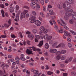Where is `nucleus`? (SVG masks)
Listing matches in <instances>:
<instances>
[{
  "mask_svg": "<svg viewBox=\"0 0 76 76\" xmlns=\"http://www.w3.org/2000/svg\"><path fill=\"white\" fill-rule=\"evenodd\" d=\"M67 1L65 2L63 4V8L65 9V10H68V12H66V15H67L69 16H70L72 15L73 14V10L70 8L71 7V5L70 4L73 3V1L72 0H66Z\"/></svg>",
  "mask_w": 76,
  "mask_h": 76,
  "instance_id": "nucleus-1",
  "label": "nucleus"
},
{
  "mask_svg": "<svg viewBox=\"0 0 76 76\" xmlns=\"http://www.w3.org/2000/svg\"><path fill=\"white\" fill-rule=\"evenodd\" d=\"M31 1H32L31 2V3L30 4V6L31 8L33 9H35V5L36 4V7H38L39 8H40L41 7L40 5L38 4V0H31Z\"/></svg>",
  "mask_w": 76,
  "mask_h": 76,
  "instance_id": "nucleus-2",
  "label": "nucleus"
},
{
  "mask_svg": "<svg viewBox=\"0 0 76 76\" xmlns=\"http://www.w3.org/2000/svg\"><path fill=\"white\" fill-rule=\"evenodd\" d=\"M60 20H61V22H62V23H60V21L59 20H57V22L58 23V24L60 25V24L61 25V26H64V28H65V29H68V27H67V26H66L65 25H63V24H64V25H67V23H65L64 22V21L63 20V19L61 18L60 19Z\"/></svg>",
  "mask_w": 76,
  "mask_h": 76,
  "instance_id": "nucleus-3",
  "label": "nucleus"
},
{
  "mask_svg": "<svg viewBox=\"0 0 76 76\" xmlns=\"http://www.w3.org/2000/svg\"><path fill=\"white\" fill-rule=\"evenodd\" d=\"M39 29L41 31H43L44 33H45V34H47L48 32V30L45 28L44 26H41L40 28Z\"/></svg>",
  "mask_w": 76,
  "mask_h": 76,
  "instance_id": "nucleus-4",
  "label": "nucleus"
},
{
  "mask_svg": "<svg viewBox=\"0 0 76 76\" xmlns=\"http://www.w3.org/2000/svg\"><path fill=\"white\" fill-rule=\"evenodd\" d=\"M35 18H36V17L35 16H31V17L29 18V20H31V23H32L35 22Z\"/></svg>",
  "mask_w": 76,
  "mask_h": 76,
  "instance_id": "nucleus-5",
  "label": "nucleus"
},
{
  "mask_svg": "<svg viewBox=\"0 0 76 76\" xmlns=\"http://www.w3.org/2000/svg\"><path fill=\"white\" fill-rule=\"evenodd\" d=\"M26 34H28V37L30 38H34V35L32 34H31V32L29 31H27L26 32Z\"/></svg>",
  "mask_w": 76,
  "mask_h": 76,
  "instance_id": "nucleus-6",
  "label": "nucleus"
},
{
  "mask_svg": "<svg viewBox=\"0 0 76 76\" xmlns=\"http://www.w3.org/2000/svg\"><path fill=\"white\" fill-rule=\"evenodd\" d=\"M20 13V11H19V13L16 15V18L15 19V21L18 22L19 20V14Z\"/></svg>",
  "mask_w": 76,
  "mask_h": 76,
  "instance_id": "nucleus-7",
  "label": "nucleus"
},
{
  "mask_svg": "<svg viewBox=\"0 0 76 76\" xmlns=\"http://www.w3.org/2000/svg\"><path fill=\"white\" fill-rule=\"evenodd\" d=\"M65 47V45L63 43H60L56 47V48H59V47H62V48H64Z\"/></svg>",
  "mask_w": 76,
  "mask_h": 76,
  "instance_id": "nucleus-8",
  "label": "nucleus"
},
{
  "mask_svg": "<svg viewBox=\"0 0 76 76\" xmlns=\"http://www.w3.org/2000/svg\"><path fill=\"white\" fill-rule=\"evenodd\" d=\"M73 59V57H70L69 59H67L65 61V63H68L70 62Z\"/></svg>",
  "mask_w": 76,
  "mask_h": 76,
  "instance_id": "nucleus-9",
  "label": "nucleus"
},
{
  "mask_svg": "<svg viewBox=\"0 0 76 76\" xmlns=\"http://www.w3.org/2000/svg\"><path fill=\"white\" fill-rule=\"evenodd\" d=\"M11 20L10 19L8 21V23L9 24H10V25H8L7 24L4 23V25L5 27H6V28H8L9 27V26L10 25V24H11Z\"/></svg>",
  "mask_w": 76,
  "mask_h": 76,
  "instance_id": "nucleus-10",
  "label": "nucleus"
},
{
  "mask_svg": "<svg viewBox=\"0 0 76 76\" xmlns=\"http://www.w3.org/2000/svg\"><path fill=\"white\" fill-rule=\"evenodd\" d=\"M60 30H59V29L57 28H56V30L57 32H58L59 33H61V34H63V28L61 27L60 28Z\"/></svg>",
  "mask_w": 76,
  "mask_h": 76,
  "instance_id": "nucleus-11",
  "label": "nucleus"
},
{
  "mask_svg": "<svg viewBox=\"0 0 76 76\" xmlns=\"http://www.w3.org/2000/svg\"><path fill=\"white\" fill-rule=\"evenodd\" d=\"M73 15H72L71 16H72V18L73 19H76V12H73Z\"/></svg>",
  "mask_w": 76,
  "mask_h": 76,
  "instance_id": "nucleus-12",
  "label": "nucleus"
},
{
  "mask_svg": "<svg viewBox=\"0 0 76 76\" xmlns=\"http://www.w3.org/2000/svg\"><path fill=\"white\" fill-rule=\"evenodd\" d=\"M35 23L37 26H39L41 25V22L38 20H37L35 21Z\"/></svg>",
  "mask_w": 76,
  "mask_h": 76,
  "instance_id": "nucleus-13",
  "label": "nucleus"
},
{
  "mask_svg": "<svg viewBox=\"0 0 76 76\" xmlns=\"http://www.w3.org/2000/svg\"><path fill=\"white\" fill-rule=\"evenodd\" d=\"M25 14L23 13V12H22L21 14V15L20 16V19L22 20V19L23 18H25Z\"/></svg>",
  "mask_w": 76,
  "mask_h": 76,
  "instance_id": "nucleus-14",
  "label": "nucleus"
},
{
  "mask_svg": "<svg viewBox=\"0 0 76 76\" xmlns=\"http://www.w3.org/2000/svg\"><path fill=\"white\" fill-rule=\"evenodd\" d=\"M50 52L51 53H55L57 52V49H51L50 50Z\"/></svg>",
  "mask_w": 76,
  "mask_h": 76,
  "instance_id": "nucleus-15",
  "label": "nucleus"
},
{
  "mask_svg": "<svg viewBox=\"0 0 76 76\" xmlns=\"http://www.w3.org/2000/svg\"><path fill=\"white\" fill-rule=\"evenodd\" d=\"M53 23L55 25L54 27L55 29L58 28V25L56 24V22H55V20H53Z\"/></svg>",
  "mask_w": 76,
  "mask_h": 76,
  "instance_id": "nucleus-16",
  "label": "nucleus"
},
{
  "mask_svg": "<svg viewBox=\"0 0 76 76\" xmlns=\"http://www.w3.org/2000/svg\"><path fill=\"white\" fill-rule=\"evenodd\" d=\"M36 38L35 39V42H38V39H39V38H40V37L38 35H35Z\"/></svg>",
  "mask_w": 76,
  "mask_h": 76,
  "instance_id": "nucleus-17",
  "label": "nucleus"
},
{
  "mask_svg": "<svg viewBox=\"0 0 76 76\" xmlns=\"http://www.w3.org/2000/svg\"><path fill=\"white\" fill-rule=\"evenodd\" d=\"M31 72H34V74L36 73H39V71L38 70H36L34 68H32L31 69Z\"/></svg>",
  "mask_w": 76,
  "mask_h": 76,
  "instance_id": "nucleus-18",
  "label": "nucleus"
},
{
  "mask_svg": "<svg viewBox=\"0 0 76 76\" xmlns=\"http://www.w3.org/2000/svg\"><path fill=\"white\" fill-rule=\"evenodd\" d=\"M64 35L65 36H69L70 33H68L67 31L65 30L64 31Z\"/></svg>",
  "mask_w": 76,
  "mask_h": 76,
  "instance_id": "nucleus-19",
  "label": "nucleus"
},
{
  "mask_svg": "<svg viewBox=\"0 0 76 76\" xmlns=\"http://www.w3.org/2000/svg\"><path fill=\"white\" fill-rule=\"evenodd\" d=\"M21 57H20V59L22 60H23V61H24V60H25L26 59L25 58H24V55L23 54H21Z\"/></svg>",
  "mask_w": 76,
  "mask_h": 76,
  "instance_id": "nucleus-20",
  "label": "nucleus"
},
{
  "mask_svg": "<svg viewBox=\"0 0 76 76\" xmlns=\"http://www.w3.org/2000/svg\"><path fill=\"white\" fill-rule=\"evenodd\" d=\"M43 43H44V41L43 40L40 41L39 44L38 45V46L39 47H41L42 45H43Z\"/></svg>",
  "mask_w": 76,
  "mask_h": 76,
  "instance_id": "nucleus-21",
  "label": "nucleus"
},
{
  "mask_svg": "<svg viewBox=\"0 0 76 76\" xmlns=\"http://www.w3.org/2000/svg\"><path fill=\"white\" fill-rule=\"evenodd\" d=\"M49 12L50 14L52 15H54V14H55V12H53L52 10H50Z\"/></svg>",
  "mask_w": 76,
  "mask_h": 76,
  "instance_id": "nucleus-22",
  "label": "nucleus"
},
{
  "mask_svg": "<svg viewBox=\"0 0 76 76\" xmlns=\"http://www.w3.org/2000/svg\"><path fill=\"white\" fill-rule=\"evenodd\" d=\"M26 53H27L28 54H31L32 53V51L31 50H29L28 49H27L26 51Z\"/></svg>",
  "mask_w": 76,
  "mask_h": 76,
  "instance_id": "nucleus-23",
  "label": "nucleus"
},
{
  "mask_svg": "<svg viewBox=\"0 0 76 76\" xmlns=\"http://www.w3.org/2000/svg\"><path fill=\"white\" fill-rule=\"evenodd\" d=\"M14 10L13 7H11L10 8V13H13Z\"/></svg>",
  "mask_w": 76,
  "mask_h": 76,
  "instance_id": "nucleus-24",
  "label": "nucleus"
},
{
  "mask_svg": "<svg viewBox=\"0 0 76 76\" xmlns=\"http://www.w3.org/2000/svg\"><path fill=\"white\" fill-rule=\"evenodd\" d=\"M48 36H49V35L48 34H47L46 35H45V36H44V39H48Z\"/></svg>",
  "mask_w": 76,
  "mask_h": 76,
  "instance_id": "nucleus-25",
  "label": "nucleus"
},
{
  "mask_svg": "<svg viewBox=\"0 0 76 76\" xmlns=\"http://www.w3.org/2000/svg\"><path fill=\"white\" fill-rule=\"evenodd\" d=\"M71 75L72 76H76V72L74 71H73L71 72Z\"/></svg>",
  "mask_w": 76,
  "mask_h": 76,
  "instance_id": "nucleus-26",
  "label": "nucleus"
},
{
  "mask_svg": "<svg viewBox=\"0 0 76 76\" xmlns=\"http://www.w3.org/2000/svg\"><path fill=\"white\" fill-rule=\"evenodd\" d=\"M61 54H65L66 53V50H62L61 51Z\"/></svg>",
  "mask_w": 76,
  "mask_h": 76,
  "instance_id": "nucleus-27",
  "label": "nucleus"
},
{
  "mask_svg": "<svg viewBox=\"0 0 76 76\" xmlns=\"http://www.w3.org/2000/svg\"><path fill=\"white\" fill-rule=\"evenodd\" d=\"M1 13L2 14V15L3 16V17H4V12L3 10H1Z\"/></svg>",
  "mask_w": 76,
  "mask_h": 76,
  "instance_id": "nucleus-28",
  "label": "nucleus"
},
{
  "mask_svg": "<svg viewBox=\"0 0 76 76\" xmlns=\"http://www.w3.org/2000/svg\"><path fill=\"white\" fill-rule=\"evenodd\" d=\"M32 31L34 34H36L38 31L37 29H34L32 30Z\"/></svg>",
  "mask_w": 76,
  "mask_h": 76,
  "instance_id": "nucleus-29",
  "label": "nucleus"
},
{
  "mask_svg": "<svg viewBox=\"0 0 76 76\" xmlns=\"http://www.w3.org/2000/svg\"><path fill=\"white\" fill-rule=\"evenodd\" d=\"M45 47L46 49H48L49 48V45H48V43H46L45 45Z\"/></svg>",
  "mask_w": 76,
  "mask_h": 76,
  "instance_id": "nucleus-30",
  "label": "nucleus"
},
{
  "mask_svg": "<svg viewBox=\"0 0 76 76\" xmlns=\"http://www.w3.org/2000/svg\"><path fill=\"white\" fill-rule=\"evenodd\" d=\"M69 31L71 33H72V34H73V35H76V33L73 30H69Z\"/></svg>",
  "mask_w": 76,
  "mask_h": 76,
  "instance_id": "nucleus-31",
  "label": "nucleus"
},
{
  "mask_svg": "<svg viewBox=\"0 0 76 76\" xmlns=\"http://www.w3.org/2000/svg\"><path fill=\"white\" fill-rule=\"evenodd\" d=\"M23 9H28L29 10V7L27 5H24L23 6Z\"/></svg>",
  "mask_w": 76,
  "mask_h": 76,
  "instance_id": "nucleus-32",
  "label": "nucleus"
},
{
  "mask_svg": "<svg viewBox=\"0 0 76 76\" xmlns=\"http://www.w3.org/2000/svg\"><path fill=\"white\" fill-rule=\"evenodd\" d=\"M43 11L45 12L46 11L47 8H46V7L45 6H44L43 7Z\"/></svg>",
  "mask_w": 76,
  "mask_h": 76,
  "instance_id": "nucleus-33",
  "label": "nucleus"
},
{
  "mask_svg": "<svg viewBox=\"0 0 76 76\" xmlns=\"http://www.w3.org/2000/svg\"><path fill=\"white\" fill-rule=\"evenodd\" d=\"M69 22L70 24H73L74 23V20L73 19H71L69 21Z\"/></svg>",
  "mask_w": 76,
  "mask_h": 76,
  "instance_id": "nucleus-34",
  "label": "nucleus"
},
{
  "mask_svg": "<svg viewBox=\"0 0 76 76\" xmlns=\"http://www.w3.org/2000/svg\"><path fill=\"white\" fill-rule=\"evenodd\" d=\"M57 42H55L53 45H52V46L53 47H54L56 46H57Z\"/></svg>",
  "mask_w": 76,
  "mask_h": 76,
  "instance_id": "nucleus-35",
  "label": "nucleus"
},
{
  "mask_svg": "<svg viewBox=\"0 0 76 76\" xmlns=\"http://www.w3.org/2000/svg\"><path fill=\"white\" fill-rule=\"evenodd\" d=\"M26 73L27 75H26V76H29L30 75V72L28 70H27Z\"/></svg>",
  "mask_w": 76,
  "mask_h": 76,
  "instance_id": "nucleus-36",
  "label": "nucleus"
},
{
  "mask_svg": "<svg viewBox=\"0 0 76 76\" xmlns=\"http://www.w3.org/2000/svg\"><path fill=\"white\" fill-rule=\"evenodd\" d=\"M32 13L33 15H34V16H36L37 15V12H36L35 11H33L32 12Z\"/></svg>",
  "mask_w": 76,
  "mask_h": 76,
  "instance_id": "nucleus-37",
  "label": "nucleus"
},
{
  "mask_svg": "<svg viewBox=\"0 0 76 76\" xmlns=\"http://www.w3.org/2000/svg\"><path fill=\"white\" fill-rule=\"evenodd\" d=\"M40 16L42 17V18H44V14L42 12H41L40 13Z\"/></svg>",
  "mask_w": 76,
  "mask_h": 76,
  "instance_id": "nucleus-38",
  "label": "nucleus"
},
{
  "mask_svg": "<svg viewBox=\"0 0 76 76\" xmlns=\"http://www.w3.org/2000/svg\"><path fill=\"white\" fill-rule=\"evenodd\" d=\"M56 60H59L60 59V56H58L56 57Z\"/></svg>",
  "mask_w": 76,
  "mask_h": 76,
  "instance_id": "nucleus-39",
  "label": "nucleus"
},
{
  "mask_svg": "<svg viewBox=\"0 0 76 76\" xmlns=\"http://www.w3.org/2000/svg\"><path fill=\"white\" fill-rule=\"evenodd\" d=\"M70 16H69L68 15H66L64 16V19H66V20H68L69 19V17Z\"/></svg>",
  "mask_w": 76,
  "mask_h": 76,
  "instance_id": "nucleus-40",
  "label": "nucleus"
},
{
  "mask_svg": "<svg viewBox=\"0 0 76 76\" xmlns=\"http://www.w3.org/2000/svg\"><path fill=\"white\" fill-rule=\"evenodd\" d=\"M57 7L59 9H61L62 8V6L60 4H58L57 5Z\"/></svg>",
  "mask_w": 76,
  "mask_h": 76,
  "instance_id": "nucleus-41",
  "label": "nucleus"
},
{
  "mask_svg": "<svg viewBox=\"0 0 76 76\" xmlns=\"http://www.w3.org/2000/svg\"><path fill=\"white\" fill-rule=\"evenodd\" d=\"M44 34H45V33H44V32L43 33V32L42 31H40L39 33V34L40 35H43Z\"/></svg>",
  "mask_w": 76,
  "mask_h": 76,
  "instance_id": "nucleus-42",
  "label": "nucleus"
},
{
  "mask_svg": "<svg viewBox=\"0 0 76 76\" xmlns=\"http://www.w3.org/2000/svg\"><path fill=\"white\" fill-rule=\"evenodd\" d=\"M66 56H62L61 57V60H64L66 58Z\"/></svg>",
  "mask_w": 76,
  "mask_h": 76,
  "instance_id": "nucleus-43",
  "label": "nucleus"
},
{
  "mask_svg": "<svg viewBox=\"0 0 76 76\" xmlns=\"http://www.w3.org/2000/svg\"><path fill=\"white\" fill-rule=\"evenodd\" d=\"M52 36H48V40H51L52 39Z\"/></svg>",
  "mask_w": 76,
  "mask_h": 76,
  "instance_id": "nucleus-44",
  "label": "nucleus"
},
{
  "mask_svg": "<svg viewBox=\"0 0 76 76\" xmlns=\"http://www.w3.org/2000/svg\"><path fill=\"white\" fill-rule=\"evenodd\" d=\"M68 46L69 48H72V45L71 43H68Z\"/></svg>",
  "mask_w": 76,
  "mask_h": 76,
  "instance_id": "nucleus-45",
  "label": "nucleus"
},
{
  "mask_svg": "<svg viewBox=\"0 0 76 76\" xmlns=\"http://www.w3.org/2000/svg\"><path fill=\"white\" fill-rule=\"evenodd\" d=\"M11 37L12 38H16V36H15L14 34H12L11 35Z\"/></svg>",
  "mask_w": 76,
  "mask_h": 76,
  "instance_id": "nucleus-46",
  "label": "nucleus"
},
{
  "mask_svg": "<svg viewBox=\"0 0 76 76\" xmlns=\"http://www.w3.org/2000/svg\"><path fill=\"white\" fill-rule=\"evenodd\" d=\"M28 10H24L23 11V13H24V14H25H25H26V13H28Z\"/></svg>",
  "mask_w": 76,
  "mask_h": 76,
  "instance_id": "nucleus-47",
  "label": "nucleus"
},
{
  "mask_svg": "<svg viewBox=\"0 0 76 76\" xmlns=\"http://www.w3.org/2000/svg\"><path fill=\"white\" fill-rule=\"evenodd\" d=\"M40 3L42 5H44V0H41Z\"/></svg>",
  "mask_w": 76,
  "mask_h": 76,
  "instance_id": "nucleus-48",
  "label": "nucleus"
},
{
  "mask_svg": "<svg viewBox=\"0 0 76 76\" xmlns=\"http://www.w3.org/2000/svg\"><path fill=\"white\" fill-rule=\"evenodd\" d=\"M0 76H3V72L1 70H0Z\"/></svg>",
  "mask_w": 76,
  "mask_h": 76,
  "instance_id": "nucleus-49",
  "label": "nucleus"
},
{
  "mask_svg": "<svg viewBox=\"0 0 76 76\" xmlns=\"http://www.w3.org/2000/svg\"><path fill=\"white\" fill-rule=\"evenodd\" d=\"M31 48H32L33 50V51H36V50H37L36 48L34 47H31Z\"/></svg>",
  "mask_w": 76,
  "mask_h": 76,
  "instance_id": "nucleus-50",
  "label": "nucleus"
},
{
  "mask_svg": "<svg viewBox=\"0 0 76 76\" xmlns=\"http://www.w3.org/2000/svg\"><path fill=\"white\" fill-rule=\"evenodd\" d=\"M47 74L48 75H51V74H53V72H50V71H48L47 72Z\"/></svg>",
  "mask_w": 76,
  "mask_h": 76,
  "instance_id": "nucleus-51",
  "label": "nucleus"
},
{
  "mask_svg": "<svg viewBox=\"0 0 76 76\" xmlns=\"http://www.w3.org/2000/svg\"><path fill=\"white\" fill-rule=\"evenodd\" d=\"M12 15L13 16H11V18H13V19H14L15 18V14L14 13H12Z\"/></svg>",
  "mask_w": 76,
  "mask_h": 76,
  "instance_id": "nucleus-52",
  "label": "nucleus"
},
{
  "mask_svg": "<svg viewBox=\"0 0 76 76\" xmlns=\"http://www.w3.org/2000/svg\"><path fill=\"white\" fill-rule=\"evenodd\" d=\"M11 45L12 47H16V44H15V43L12 44Z\"/></svg>",
  "mask_w": 76,
  "mask_h": 76,
  "instance_id": "nucleus-53",
  "label": "nucleus"
},
{
  "mask_svg": "<svg viewBox=\"0 0 76 76\" xmlns=\"http://www.w3.org/2000/svg\"><path fill=\"white\" fill-rule=\"evenodd\" d=\"M61 54V52L60 51H58L56 53V55H60V54Z\"/></svg>",
  "mask_w": 76,
  "mask_h": 76,
  "instance_id": "nucleus-54",
  "label": "nucleus"
},
{
  "mask_svg": "<svg viewBox=\"0 0 76 76\" xmlns=\"http://www.w3.org/2000/svg\"><path fill=\"white\" fill-rule=\"evenodd\" d=\"M16 10H18L19 9V7L18 5H16Z\"/></svg>",
  "mask_w": 76,
  "mask_h": 76,
  "instance_id": "nucleus-55",
  "label": "nucleus"
},
{
  "mask_svg": "<svg viewBox=\"0 0 76 76\" xmlns=\"http://www.w3.org/2000/svg\"><path fill=\"white\" fill-rule=\"evenodd\" d=\"M34 73V74H35V75H36L37 76H39L40 75H41V73H40L39 74H38L37 73Z\"/></svg>",
  "mask_w": 76,
  "mask_h": 76,
  "instance_id": "nucleus-56",
  "label": "nucleus"
},
{
  "mask_svg": "<svg viewBox=\"0 0 76 76\" xmlns=\"http://www.w3.org/2000/svg\"><path fill=\"white\" fill-rule=\"evenodd\" d=\"M1 67L2 69H4V64H2L1 65Z\"/></svg>",
  "mask_w": 76,
  "mask_h": 76,
  "instance_id": "nucleus-57",
  "label": "nucleus"
},
{
  "mask_svg": "<svg viewBox=\"0 0 76 76\" xmlns=\"http://www.w3.org/2000/svg\"><path fill=\"white\" fill-rule=\"evenodd\" d=\"M44 54L45 56H48V52H47L45 53H44Z\"/></svg>",
  "mask_w": 76,
  "mask_h": 76,
  "instance_id": "nucleus-58",
  "label": "nucleus"
},
{
  "mask_svg": "<svg viewBox=\"0 0 76 76\" xmlns=\"http://www.w3.org/2000/svg\"><path fill=\"white\" fill-rule=\"evenodd\" d=\"M7 37V36L6 35H1V38H6Z\"/></svg>",
  "mask_w": 76,
  "mask_h": 76,
  "instance_id": "nucleus-59",
  "label": "nucleus"
},
{
  "mask_svg": "<svg viewBox=\"0 0 76 76\" xmlns=\"http://www.w3.org/2000/svg\"><path fill=\"white\" fill-rule=\"evenodd\" d=\"M50 44V45H52V44H53V41L52 40H50L49 42Z\"/></svg>",
  "mask_w": 76,
  "mask_h": 76,
  "instance_id": "nucleus-60",
  "label": "nucleus"
},
{
  "mask_svg": "<svg viewBox=\"0 0 76 76\" xmlns=\"http://www.w3.org/2000/svg\"><path fill=\"white\" fill-rule=\"evenodd\" d=\"M19 34L20 35V37L21 38H22L23 37V36H22V33L21 32H20L19 33Z\"/></svg>",
  "mask_w": 76,
  "mask_h": 76,
  "instance_id": "nucleus-61",
  "label": "nucleus"
},
{
  "mask_svg": "<svg viewBox=\"0 0 76 76\" xmlns=\"http://www.w3.org/2000/svg\"><path fill=\"white\" fill-rule=\"evenodd\" d=\"M48 7L49 9H50V8H52L53 7V6H52L51 5H48Z\"/></svg>",
  "mask_w": 76,
  "mask_h": 76,
  "instance_id": "nucleus-62",
  "label": "nucleus"
},
{
  "mask_svg": "<svg viewBox=\"0 0 76 76\" xmlns=\"http://www.w3.org/2000/svg\"><path fill=\"white\" fill-rule=\"evenodd\" d=\"M0 7H1V8H2L3 9V8H4V5L3 4H1L0 5Z\"/></svg>",
  "mask_w": 76,
  "mask_h": 76,
  "instance_id": "nucleus-63",
  "label": "nucleus"
},
{
  "mask_svg": "<svg viewBox=\"0 0 76 76\" xmlns=\"http://www.w3.org/2000/svg\"><path fill=\"white\" fill-rule=\"evenodd\" d=\"M67 73H63V75L64 76H67Z\"/></svg>",
  "mask_w": 76,
  "mask_h": 76,
  "instance_id": "nucleus-64",
  "label": "nucleus"
}]
</instances>
